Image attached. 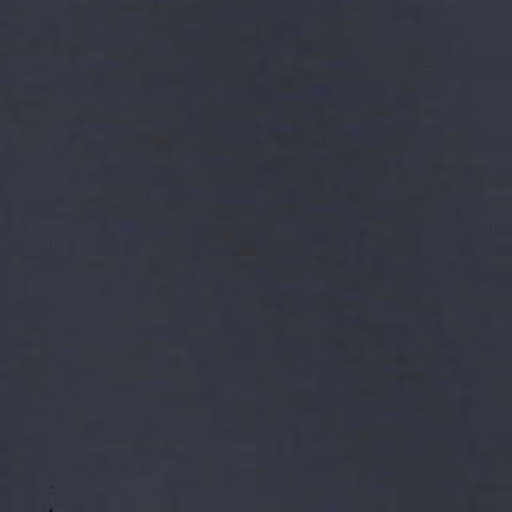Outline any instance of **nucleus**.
Instances as JSON below:
<instances>
[{
  "label": "nucleus",
  "instance_id": "1",
  "mask_svg": "<svg viewBox=\"0 0 512 512\" xmlns=\"http://www.w3.org/2000/svg\"><path fill=\"white\" fill-rule=\"evenodd\" d=\"M152 236V428H160V226Z\"/></svg>",
  "mask_w": 512,
  "mask_h": 512
},
{
  "label": "nucleus",
  "instance_id": "2",
  "mask_svg": "<svg viewBox=\"0 0 512 512\" xmlns=\"http://www.w3.org/2000/svg\"><path fill=\"white\" fill-rule=\"evenodd\" d=\"M214 198L221 202H240L251 200V195L235 189L226 188L214 194Z\"/></svg>",
  "mask_w": 512,
  "mask_h": 512
},
{
  "label": "nucleus",
  "instance_id": "3",
  "mask_svg": "<svg viewBox=\"0 0 512 512\" xmlns=\"http://www.w3.org/2000/svg\"><path fill=\"white\" fill-rule=\"evenodd\" d=\"M164 190L162 189V198ZM162 224H172L164 208V200L162 199ZM202 224H213L212 222H203ZM218 224H251L250 222H219ZM281 224H297L296 222H282Z\"/></svg>",
  "mask_w": 512,
  "mask_h": 512
},
{
  "label": "nucleus",
  "instance_id": "4",
  "mask_svg": "<svg viewBox=\"0 0 512 512\" xmlns=\"http://www.w3.org/2000/svg\"><path fill=\"white\" fill-rule=\"evenodd\" d=\"M175 226H162V259L164 258V238L168 235L170 232V228H174ZM221 228L223 226H220ZM349 228H359L360 226H348ZM164 274V271L162 270V275Z\"/></svg>",
  "mask_w": 512,
  "mask_h": 512
},
{
  "label": "nucleus",
  "instance_id": "5",
  "mask_svg": "<svg viewBox=\"0 0 512 512\" xmlns=\"http://www.w3.org/2000/svg\"><path fill=\"white\" fill-rule=\"evenodd\" d=\"M122 187L126 190H133L136 187V180L132 176L126 177L122 182Z\"/></svg>",
  "mask_w": 512,
  "mask_h": 512
},
{
  "label": "nucleus",
  "instance_id": "6",
  "mask_svg": "<svg viewBox=\"0 0 512 512\" xmlns=\"http://www.w3.org/2000/svg\"><path fill=\"white\" fill-rule=\"evenodd\" d=\"M283 198L288 201H294L299 198V194L296 192H287L283 194Z\"/></svg>",
  "mask_w": 512,
  "mask_h": 512
},
{
  "label": "nucleus",
  "instance_id": "7",
  "mask_svg": "<svg viewBox=\"0 0 512 512\" xmlns=\"http://www.w3.org/2000/svg\"><path fill=\"white\" fill-rule=\"evenodd\" d=\"M161 45H162V49H163L164 48V38L163 37H162Z\"/></svg>",
  "mask_w": 512,
  "mask_h": 512
},
{
  "label": "nucleus",
  "instance_id": "8",
  "mask_svg": "<svg viewBox=\"0 0 512 512\" xmlns=\"http://www.w3.org/2000/svg\"><path fill=\"white\" fill-rule=\"evenodd\" d=\"M161 123H162V124L164 123V120H163V119L161 120Z\"/></svg>",
  "mask_w": 512,
  "mask_h": 512
},
{
  "label": "nucleus",
  "instance_id": "9",
  "mask_svg": "<svg viewBox=\"0 0 512 512\" xmlns=\"http://www.w3.org/2000/svg\"><path fill=\"white\" fill-rule=\"evenodd\" d=\"M161 65L163 66V65H164V62H161Z\"/></svg>",
  "mask_w": 512,
  "mask_h": 512
}]
</instances>
